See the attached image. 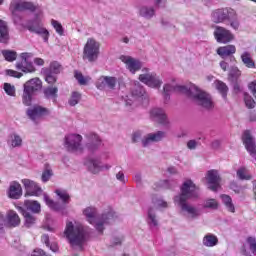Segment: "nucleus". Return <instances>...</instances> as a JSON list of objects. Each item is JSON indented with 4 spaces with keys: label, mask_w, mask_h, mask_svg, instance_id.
<instances>
[{
    "label": "nucleus",
    "mask_w": 256,
    "mask_h": 256,
    "mask_svg": "<svg viewBox=\"0 0 256 256\" xmlns=\"http://www.w3.org/2000/svg\"><path fill=\"white\" fill-rule=\"evenodd\" d=\"M237 48L235 45H226L219 47L216 51L217 55L222 59H227V57H231V55H235Z\"/></svg>",
    "instance_id": "27"
},
{
    "label": "nucleus",
    "mask_w": 256,
    "mask_h": 256,
    "mask_svg": "<svg viewBox=\"0 0 256 256\" xmlns=\"http://www.w3.org/2000/svg\"><path fill=\"white\" fill-rule=\"evenodd\" d=\"M116 179H117V181H120V183H122L123 185H125V183H127V180L125 179V173H123V171H119L116 174Z\"/></svg>",
    "instance_id": "62"
},
{
    "label": "nucleus",
    "mask_w": 256,
    "mask_h": 256,
    "mask_svg": "<svg viewBox=\"0 0 256 256\" xmlns=\"http://www.w3.org/2000/svg\"><path fill=\"white\" fill-rule=\"evenodd\" d=\"M11 145L12 147H21L23 145V139L21 136L17 134H12L11 135Z\"/></svg>",
    "instance_id": "49"
},
{
    "label": "nucleus",
    "mask_w": 256,
    "mask_h": 256,
    "mask_svg": "<svg viewBox=\"0 0 256 256\" xmlns=\"http://www.w3.org/2000/svg\"><path fill=\"white\" fill-rule=\"evenodd\" d=\"M204 209H212L217 210L219 209V202L213 198L206 199L203 204Z\"/></svg>",
    "instance_id": "40"
},
{
    "label": "nucleus",
    "mask_w": 256,
    "mask_h": 256,
    "mask_svg": "<svg viewBox=\"0 0 256 256\" xmlns=\"http://www.w3.org/2000/svg\"><path fill=\"white\" fill-rule=\"evenodd\" d=\"M116 85H117V78L106 76V87H109V89H115Z\"/></svg>",
    "instance_id": "55"
},
{
    "label": "nucleus",
    "mask_w": 256,
    "mask_h": 256,
    "mask_svg": "<svg viewBox=\"0 0 256 256\" xmlns=\"http://www.w3.org/2000/svg\"><path fill=\"white\" fill-rule=\"evenodd\" d=\"M26 29L30 31L31 33H36V35H39L42 37L44 43L49 42V30L43 27V23H41V20L39 18H36L34 21H31L27 24Z\"/></svg>",
    "instance_id": "14"
},
{
    "label": "nucleus",
    "mask_w": 256,
    "mask_h": 256,
    "mask_svg": "<svg viewBox=\"0 0 256 256\" xmlns=\"http://www.w3.org/2000/svg\"><path fill=\"white\" fill-rule=\"evenodd\" d=\"M229 77H231L232 81H235L241 77V71L237 67H233L230 70Z\"/></svg>",
    "instance_id": "54"
},
{
    "label": "nucleus",
    "mask_w": 256,
    "mask_h": 256,
    "mask_svg": "<svg viewBox=\"0 0 256 256\" xmlns=\"http://www.w3.org/2000/svg\"><path fill=\"white\" fill-rule=\"evenodd\" d=\"M45 81L46 83H49V85H55V83H57V76L53 75V72L46 70Z\"/></svg>",
    "instance_id": "47"
},
{
    "label": "nucleus",
    "mask_w": 256,
    "mask_h": 256,
    "mask_svg": "<svg viewBox=\"0 0 256 256\" xmlns=\"http://www.w3.org/2000/svg\"><path fill=\"white\" fill-rule=\"evenodd\" d=\"M96 87L100 91H103V89H105V87H107V76L100 77L98 79V81L96 82Z\"/></svg>",
    "instance_id": "52"
},
{
    "label": "nucleus",
    "mask_w": 256,
    "mask_h": 256,
    "mask_svg": "<svg viewBox=\"0 0 256 256\" xmlns=\"http://www.w3.org/2000/svg\"><path fill=\"white\" fill-rule=\"evenodd\" d=\"M214 37L217 43H224V44L231 43V41L235 39V36L233 35V33H231V31L221 26H215Z\"/></svg>",
    "instance_id": "16"
},
{
    "label": "nucleus",
    "mask_w": 256,
    "mask_h": 256,
    "mask_svg": "<svg viewBox=\"0 0 256 256\" xmlns=\"http://www.w3.org/2000/svg\"><path fill=\"white\" fill-rule=\"evenodd\" d=\"M35 4L24 0H12L10 3V11L14 19V23L17 24L21 21V17L17 15L18 11H35Z\"/></svg>",
    "instance_id": "8"
},
{
    "label": "nucleus",
    "mask_w": 256,
    "mask_h": 256,
    "mask_svg": "<svg viewBox=\"0 0 256 256\" xmlns=\"http://www.w3.org/2000/svg\"><path fill=\"white\" fill-rule=\"evenodd\" d=\"M48 71H50L54 75H59V73L63 71V66H61L59 62L54 61L50 64V68Z\"/></svg>",
    "instance_id": "46"
},
{
    "label": "nucleus",
    "mask_w": 256,
    "mask_h": 256,
    "mask_svg": "<svg viewBox=\"0 0 256 256\" xmlns=\"http://www.w3.org/2000/svg\"><path fill=\"white\" fill-rule=\"evenodd\" d=\"M85 165L90 173H93L94 175H96V173H100V171H103L101 160L97 158H89L85 161Z\"/></svg>",
    "instance_id": "25"
},
{
    "label": "nucleus",
    "mask_w": 256,
    "mask_h": 256,
    "mask_svg": "<svg viewBox=\"0 0 256 256\" xmlns=\"http://www.w3.org/2000/svg\"><path fill=\"white\" fill-rule=\"evenodd\" d=\"M9 42V26L7 22L0 20V43Z\"/></svg>",
    "instance_id": "28"
},
{
    "label": "nucleus",
    "mask_w": 256,
    "mask_h": 256,
    "mask_svg": "<svg viewBox=\"0 0 256 256\" xmlns=\"http://www.w3.org/2000/svg\"><path fill=\"white\" fill-rule=\"evenodd\" d=\"M75 79L78 81L79 85H88L91 81V77L83 76L81 72H75Z\"/></svg>",
    "instance_id": "42"
},
{
    "label": "nucleus",
    "mask_w": 256,
    "mask_h": 256,
    "mask_svg": "<svg viewBox=\"0 0 256 256\" xmlns=\"http://www.w3.org/2000/svg\"><path fill=\"white\" fill-rule=\"evenodd\" d=\"M231 17H235V10L232 8H218L211 13V21L216 24L225 23Z\"/></svg>",
    "instance_id": "13"
},
{
    "label": "nucleus",
    "mask_w": 256,
    "mask_h": 256,
    "mask_svg": "<svg viewBox=\"0 0 256 256\" xmlns=\"http://www.w3.org/2000/svg\"><path fill=\"white\" fill-rule=\"evenodd\" d=\"M24 205L28 211H32V213H40L41 212V204L35 200H26Z\"/></svg>",
    "instance_id": "34"
},
{
    "label": "nucleus",
    "mask_w": 256,
    "mask_h": 256,
    "mask_svg": "<svg viewBox=\"0 0 256 256\" xmlns=\"http://www.w3.org/2000/svg\"><path fill=\"white\" fill-rule=\"evenodd\" d=\"M26 115L33 123H39L43 121L45 117L51 115V110L40 105H34L27 109Z\"/></svg>",
    "instance_id": "10"
},
{
    "label": "nucleus",
    "mask_w": 256,
    "mask_h": 256,
    "mask_svg": "<svg viewBox=\"0 0 256 256\" xmlns=\"http://www.w3.org/2000/svg\"><path fill=\"white\" fill-rule=\"evenodd\" d=\"M242 141H243V144L245 145L246 150L251 155V157L256 159L255 138L253 137V135H251V131L249 130L244 131L242 136Z\"/></svg>",
    "instance_id": "19"
},
{
    "label": "nucleus",
    "mask_w": 256,
    "mask_h": 256,
    "mask_svg": "<svg viewBox=\"0 0 256 256\" xmlns=\"http://www.w3.org/2000/svg\"><path fill=\"white\" fill-rule=\"evenodd\" d=\"M83 215L86 217V221L90 225H94L96 231L101 234L105 231V225H109V223H113L117 219V214L113 210H108L100 218H97V208L92 206L86 207L83 210Z\"/></svg>",
    "instance_id": "3"
},
{
    "label": "nucleus",
    "mask_w": 256,
    "mask_h": 256,
    "mask_svg": "<svg viewBox=\"0 0 256 256\" xmlns=\"http://www.w3.org/2000/svg\"><path fill=\"white\" fill-rule=\"evenodd\" d=\"M124 239L125 237L123 235L114 236L111 239V247H117L118 245H121Z\"/></svg>",
    "instance_id": "53"
},
{
    "label": "nucleus",
    "mask_w": 256,
    "mask_h": 256,
    "mask_svg": "<svg viewBox=\"0 0 256 256\" xmlns=\"http://www.w3.org/2000/svg\"><path fill=\"white\" fill-rule=\"evenodd\" d=\"M237 177L238 179H241V181H250L251 179V176L249 175V172L245 167H241L237 170Z\"/></svg>",
    "instance_id": "41"
},
{
    "label": "nucleus",
    "mask_w": 256,
    "mask_h": 256,
    "mask_svg": "<svg viewBox=\"0 0 256 256\" xmlns=\"http://www.w3.org/2000/svg\"><path fill=\"white\" fill-rule=\"evenodd\" d=\"M64 237L67 239L72 249L83 251V245H85L87 239H89V228L79 222L68 221L66 222Z\"/></svg>",
    "instance_id": "2"
},
{
    "label": "nucleus",
    "mask_w": 256,
    "mask_h": 256,
    "mask_svg": "<svg viewBox=\"0 0 256 256\" xmlns=\"http://www.w3.org/2000/svg\"><path fill=\"white\" fill-rule=\"evenodd\" d=\"M204 247H215L219 244V238L214 234H206L202 241Z\"/></svg>",
    "instance_id": "30"
},
{
    "label": "nucleus",
    "mask_w": 256,
    "mask_h": 256,
    "mask_svg": "<svg viewBox=\"0 0 256 256\" xmlns=\"http://www.w3.org/2000/svg\"><path fill=\"white\" fill-rule=\"evenodd\" d=\"M206 181L210 191H217V189L221 187V176H219V172L217 170H209L206 173Z\"/></svg>",
    "instance_id": "20"
},
{
    "label": "nucleus",
    "mask_w": 256,
    "mask_h": 256,
    "mask_svg": "<svg viewBox=\"0 0 256 256\" xmlns=\"http://www.w3.org/2000/svg\"><path fill=\"white\" fill-rule=\"evenodd\" d=\"M133 143H139L141 141V132H135L132 137Z\"/></svg>",
    "instance_id": "64"
},
{
    "label": "nucleus",
    "mask_w": 256,
    "mask_h": 256,
    "mask_svg": "<svg viewBox=\"0 0 256 256\" xmlns=\"http://www.w3.org/2000/svg\"><path fill=\"white\" fill-rule=\"evenodd\" d=\"M133 181H135V183H136L138 186L143 185V176L141 175L140 172L134 174Z\"/></svg>",
    "instance_id": "60"
},
{
    "label": "nucleus",
    "mask_w": 256,
    "mask_h": 256,
    "mask_svg": "<svg viewBox=\"0 0 256 256\" xmlns=\"http://www.w3.org/2000/svg\"><path fill=\"white\" fill-rule=\"evenodd\" d=\"M120 61L126 64V68L130 71V73H137V71L141 70L142 64L141 61L131 57V56H120Z\"/></svg>",
    "instance_id": "22"
},
{
    "label": "nucleus",
    "mask_w": 256,
    "mask_h": 256,
    "mask_svg": "<svg viewBox=\"0 0 256 256\" xmlns=\"http://www.w3.org/2000/svg\"><path fill=\"white\" fill-rule=\"evenodd\" d=\"M6 219L7 221L5 220V216L0 213V229H3L6 223L9 227H19L21 225L19 214L13 210L8 211Z\"/></svg>",
    "instance_id": "15"
},
{
    "label": "nucleus",
    "mask_w": 256,
    "mask_h": 256,
    "mask_svg": "<svg viewBox=\"0 0 256 256\" xmlns=\"http://www.w3.org/2000/svg\"><path fill=\"white\" fill-rule=\"evenodd\" d=\"M2 55L6 61L13 62L17 59V52L13 50H3Z\"/></svg>",
    "instance_id": "44"
},
{
    "label": "nucleus",
    "mask_w": 256,
    "mask_h": 256,
    "mask_svg": "<svg viewBox=\"0 0 256 256\" xmlns=\"http://www.w3.org/2000/svg\"><path fill=\"white\" fill-rule=\"evenodd\" d=\"M22 184L26 190V196L29 195L39 197V195H42L43 193V189H41V187H39V185H37V183H35L33 180L23 179Z\"/></svg>",
    "instance_id": "21"
},
{
    "label": "nucleus",
    "mask_w": 256,
    "mask_h": 256,
    "mask_svg": "<svg viewBox=\"0 0 256 256\" xmlns=\"http://www.w3.org/2000/svg\"><path fill=\"white\" fill-rule=\"evenodd\" d=\"M59 93V88L48 86L43 89V94L46 99H53L54 101L57 99Z\"/></svg>",
    "instance_id": "32"
},
{
    "label": "nucleus",
    "mask_w": 256,
    "mask_h": 256,
    "mask_svg": "<svg viewBox=\"0 0 256 256\" xmlns=\"http://www.w3.org/2000/svg\"><path fill=\"white\" fill-rule=\"evenodd\" d=\"M241 60H242V63L245 65V67H248V69H253L255 67V62L253 61V58H251V53L249 52L242 53Z\"/></svg>",
    "instance_id": "36"
},
{
    "label": "nucleus",
    "mask_w": 256,
    "mask_h": 256,
    "mask_svg": "<svg viewBox=\"0 0 256 256\" xmlns=\"http://www.w3.org/2000/svg\"><path fill=\"white\" fill-rule=\"evenodd\" d=\"M247 242L250 246V251L256 253V239L254 237H249Z\"/></svg>",
    "instance_id": "58"
},
{
    "label": "nucleus",
    "mask_w": 256,
    "mask_h": 256,
    "mask_svg": "<svg viewBox=\"0 0 256 256\" xmlns=\"http://www.w3.org/2000/svg\"><path fill=\"white\" fill-rule=\"evenodd\" d=\"M167 134L165 131H157L155 133H149L142 139L143 147H149L151 143H159V141H163Z\"/></svg>",
    "instance_id": "23"
},
{
    "label": "nucleus",
    "mask_w": 256,
    "mask_h": 256,
    "mask_svg": "<svg viewBox=\"0 0 256 256\" xmlns=\"http://www.w3.org/2000/svg\"><path fill=\"white\" fill-rule=\"evenodd\" d=\"M160 187H163V189H173L175 185H177V182L174 180H161L159 182Z\"/></svg>",
    "instance_id": "51"
},
{
    "label": "nucleus",
    "mask_w": 256,
    "mask_h": 256,
    "mask_svg": "<svg viewBox=\"0 0 256 256\" xmlns=\"http://www.w3.org/2000/svg\"><path fill=\"white\" fill-rule=\"evenodd\" d=\"M23 195V188L19 182H12L9 186L8 196L10 199H20Z\"/></svg>",
    "instance_id": "26"
},
{
    "label": "nucleus",
    "mask_w": 256,
    "mask_h": 256,
    "mask_svg": "<svg viewBox=\"0 0 256 256\" xmlns=\"http://www.w3.org/2000/svg\"><path fill=\"white\" fill-rule=\"evenodd\" d=\"M228 21H229L230 27H232V29H234L235 31L239 30L241 23L239 22V18H237V12L235 10H234V16L228 18Z\"/></svg>",
    "instance_id": "45"
},
{
    "label": "nucleus",
    "mask_w": 256,
    "mask_h": 256,
    "mask_svg": "<svg viewBox=\"0 0 256 256\" xmlns=\"http://www.w3.org/2000/svg\"><path fill=\"white\" fill-rule=\"evenodd\" d=\"M220 198L222 199V203L226 207L227 211H229V213H235V204H233L231 196L222 194Z\"/></svg>",
    "instance_id": "31"
},
{
    "label": "nucleus",
    "mask_w": 256,
    "mask_h": 256,
    "mask_svg": "<svg viewBox=\"0 0 256 256\" xmlns=\"http://www.w3.org/2000/svg\"><path fill=\"white\" fill-rule=\"evenodd\" d=\"M216 89L221 93L223 99H227V93L229 91V87L221 80H216L214 82Z\"/></svg>",
    "instance_id": "37"
},
{
    "label": "nucleus",
    "mask_w": 256,
    "mask_h": 256,
    "mask_svg": "<svg viewBox=\"0 0 256 256\" xmlns=\"http://www.w3.org/2000/svg\"><path fill=\"white\" fill-rule=\"evenodd\" d=\"M79 101H81V93L77 91L72 92L70 99L68 100L70 107H75Z\"/></svg>",
    "instance_id": "43"
},
{
    "label": "nucleus",
    "mask_w": 256,
    "mask_h": 256,
    "mask_svg": "<svg viewBox=\"0 0 256 256\" xmlns=\"http://www.w3.org/2000/svg\"><path fill=\"white\" fill-rule=\"evenodd\" d=\"M244 103L248 109H254L255 108V100L251 95L244 93Z\"/></svg>",
    "instance_id": "50"
},
{
    "label": "nucleus",
    "mask_w": 256,
    "mask_h": 256,
    "mask_svg": "<svg viewBox=\"0 0 256 256\" xmlns=\"http://www.w3.org/2000/svg\"><path fill=\"white\" fill-rule=\"evenodd\" d=\"M43 82L39 78H32L24 84V91L22 95V102L26 107H31L33 101V93L41 91Z\"/></svg>",
    "instance_id": "5"
},
{
    "label": "nucleus",
    "mask_w": 256,
    "mask_h": 256,
    "mask_svg": "<svg viewBox=\"0 0 256 256\" xmlns=\"http://www.w3.org/2000/svg\"><path fill=\"white\" fill-rule=\"evenodd\" d=\"M20 211L25 219V225L26 227H31L32 225H35V216H33V214L29 213L26 210H23L22 208H20Z\"/></svg>",
    "instance_id": "39"
},
{
    "label": "nucleus",
    "mask_w": 256,
    "mask_h": 256,
    "mask_svg": "<svg viewBox=\"0 0 256 256\" xmlns=\"http://www.w3.org/2000/svg\"><path fill=\"white\" fill-rule=\"evenodd\" d=\"M147 221L150 227H157V225H159L157 214H155V208H149Z\"/></svg>",
    "instance_id": "38"
},
{
    "label": "nucleus",
    "mask_w": 256,
    "mask_h": 256,
    "mask_svg": "<svg viewBox=\"0 0 256 256\" xmlns=\"http://www.w3.org/2000/svg\"><path fill=\"white\" fill-rule=\"evenodd\" d=\"M33 58V53L24 52L20 54V62L16 63V69L22 71L23 73H35L36 69L33 65L31 59Z\"/></svg>",
    "instance_id": "11"
},
{
    "label": "nucleus",
    "mask_w": 256,
    "mask_h": 256,
    "mask_svg": "<svg viewBox=\"0 0 256 256\" xmlns=\"http://www.w3.org/2000/svg\"><path fill=\"white\" fill-rule=\"evenodd\" d=\"M86 139H88V142L86 143V147L92 153L93 151H97V149H99V147L101 146V138H99V135L95 133L87 134Z\"/></svg>",
    "instance_id": "24"
},
{
    "label": "nucleus",
    "mask_w": 256,
    "mask_h": 256,
    "mask_svg": "<svg viewBox=\"0 0 256 256\" xmlns=\"http://www.w3.org/2000/svg\"><path fill=\"white\" fill-rule=\"evenodd\" d=\"M101 43L95 38H88L83 48V60L89 63H95L99 59Z\"/></svg>",
    "instance_id": "6"
},
{
    "label": "nucleus",
    "mask_w": 256,
    "mask_h": 256,
    "mask_svg": "<svg viewBox=\"0 0 256 256\" xmlns=\"http://www.w3.org/2000/svg\"><path fill=\"white\" fill-rule=\"evenodd\" d=\"M154 206L158 207L159 209H167V202L159 199L154 202Z\"/></svg>",
    "instance_id": "61"
},
{
    "label": "nucleus",
    "mask_w": 256,
    "mask_h": 256,
    "mask_svg": "<svg viewBox=\"0 0 256 256\" xmlns=\"http://www.w3.org/2000/svg\"><path fill=\"white\" fill-rule=\"evenodd\" d=\"M139 15L144 19H153L155 15V8L153 6H142L139 10Z\"/></svg>",
    "instance_id": "29"
},
{
    "label": "nucleus",
    "mask_w": 256,
    "mask_h": 256,
    "mask_svg": "<svg viewBox=\"0 0 256 256\" xmlns=\"http://www.w3.org/2000/svg\"><path fill=\"white\" fill-rule=\"evenodd\" d=\"M199 145V142H197L196 140H189L187 142V149H190V151H194L195 149H197Z\"/></svg>",
    "instance_id": "59"
},
{
    "label": "nucleus",
    "mask_w": 256,
    "mask_h": 256,
    "mask_svg": "<svg viewBox=\"0 0 256 256\" xmlns=\"http://www.w3.org/2000/svg\"><path fill=\"white\" fill-rule=\"evenodd\" d=\"M52 26L54 27L57 33L63 35V26L61 25V23H59L56 20H52Z\"/></svg>",
    "instance_id": "57"
},
{
    "label": "nucleus",
    "mask_w": 256,
    "mask_h": 256,
    "mask_svg": "<svg viewBox=\"0 0 256 256\" xmlns=\"http://www.w3.org/2000/svg\"><path fill=\"white\" fill-rule=\"evenodd\" d=\"M64 147L69 153H83V136L68 134L64 137Z\"/></svg>",
    "instance_id": "7"
},
{
    "label": "nucleus",
    "mask_w": 256,
    "mask_h": 256,
    "mask_svg": "<svg viewBox=\"0 0 256 256\" xmlns=\"http://www.w3.org/2000/svg\"><path fill=\"white\" fill-rule=\"evenodd\" d=\"M139 81L153 89H159V87L163 85L161 78H159L156 73L149 71L147 68L142 69V74L139 75Z\"/></svg>",
    "instance_id": "9"
},
{
    "label": "nucleus",
    "mask_w": 256,
    "mask_h": 256,
    "mask_svg": "<svg viewBox=\"0 0 256 256\" xmlns=\"http://www.w3.org/2000/svg\"><path fill=\"white\" fill-rule=\"evenodd\" d=\"M189 199H199V187L191 179H186L180 187V194L174 197V203L189 201Z\"/></svg>",
    "instance_id": "4"
},
{
    "label": "nucleus",
    "mask_w": 256,
    "mask_h": 256,
    "mask_svg": "<svg viewBox=\"0 0 256 256\" xmlns=\"http://www.w3.org/2000/svg\"><path fill=\"white\" fill-rule=\"evenodd\" d=\"M150 118L153 119L162 127H169V118H167V114L163 108H153L150 110Z\"/></svg>",
    "instance_id": "18"
},
{
    "label": "nucleus",
    "mask_w": 256,
    "mask_h": 256,
    "mask_svg": "<svg viewBox=\"0 0 256 256\" xmlns=\"http://www.w3.org/2000/svg\"><path fill=\"white\" fill-rule=\"evenodd\" d=\"M180 206V209L187 219H199L201 217V210L186 202H176Z\"/></svg>",
    "instance_id": "17"
},
{
    "label": "nucleus",
    "mask_w": 256,
    "mask_h": 256,
    "mask_svg": "<svg viewBox=\"0 0 256 256\" xmlns=\"http://www.w3.org/2000/svg\"><path fill=\"white\" fill-rule=\"evenodd\" d=\"M4 91H5V93H7V95H10L11 97H13V95H15V86H13L9 83H5Z\"/></svg>",
    "instance_id": "56"
},
{
    "label": "nucleus",
    "mask_w": 256,
    "mask_h": 256,
    "mask_svg": "<svg viewBox=\"0 0 256 256\" xmlns=\"http://www.w3.org/2000/svg\"><path fill=\"white\" fill-rule=\"evenodd\" d=\"M164 97L165 99L169 98V93H173V91H178L179 93H184L195 103L198 107L205 109V111H213L215 109V103L213 102V98L209 95V93L201 90L195 84H191L189 88L185 86H172L170 84H165L164 88Z\"/></svg>",
    "instance_id": "1"
},
{
    "label": "nucleus",
    "mask_w": 256,
    "mask_h": 256,
    "mask_svg": "<svg viewBox=\"0 0 256 256\" xmlns=\"http://www.w3.org/2000/svg\"><path fill=\"white\" fill-rule=\"evenodd\" d=\"M135 99H144L146 101L149 99V96H147V93L145 92V88L139 85V83H135L133 85L130 97H125L124 101L126 107H131V105H133V103L135 102Z\"/></svg>",
    "instance_id": "12"
},
{
    "label": "nucleus",
    "mask_w": 256,
    "mask_h": 256,
    "mask_svg": "<svg viewBox=\"0 0 256 256\" xmlns=\"http://www.w3.org/2000/svg\"><path fill=\"white\" fill-rule=\"evenodd\" d=\"M53 175V170L51 169V167L46 166L45 170L42 173V182L43 183H47V181H49L51 179V176Z\"/></svg>",
    "instance_id": "48"
},
{
    "label": "nucleus",
    "mask_w": 256,
    "mask_h": 256,
    "mask_svg": "<svg viewBox=\"0 0 256 256\" xmlns=\"http://www.w3.org/2000/svg\"><path fill=\"white\" fill-rule=\"evenodd\" d=\"M44 201L46 205L50 207V209H53V211H63V209H65L63 205L53 201L47 194H44Z\"/></svg>",
    "instance_id": "33"
},
{
    "label": "nucleus",
    "mask_w": 256,
    "mask_h": 256,
    "mask_svg": "<svg viewBox=\"0 0 256 256\" xmlns=\"http://www.w3.org/2000/svg\"><path fill=\"white\" fill-rule=\"evenodd\" d=\"M7 75L10 77H16L17 79H21V77H23V73L14 70H7Z\"/></svg>",
    "instance_id": "63"
},
{
    "label": "nucleus",
    "mask_w": 256,
    "mask_h": 256,
    "mask_svg": "<svg viewBox=\"0 0 256 256\" xmlns=\"http://www.w3.org/2000/svg\"><path fill=\"white\" fill-rule=\"evenodd\" d=\"M55 193L64 205H69V202L71 201V196L69 195V192H67V190L56 189Z\"/></svg>",
    "instance_id": "35"
}]
</instances>
